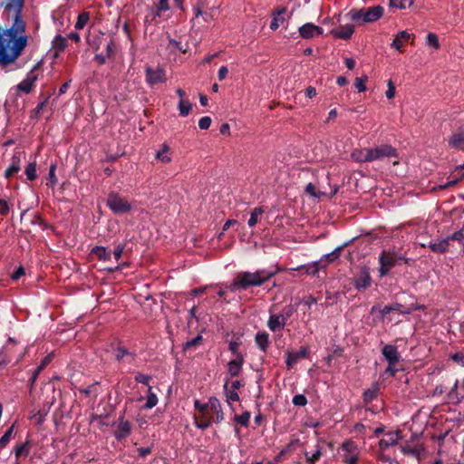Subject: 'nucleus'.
I'll use <instances>...</instances> for the list:
<instances>
[{
	"label": "nucleus",
	"instance_id": "603ef678",
	"mask_svg": "<svg viewBox=\"0 0 464 464\" xmlns=\"http://www.w3.org/2000/svg\"><path fill=\"white\" fill-rule=\"evenodd\" d=\"M367 81H368V77L366 75L355 79L354 85L359 92H362L366 90L365 83Z\"/></svg>",
	"mask_w": 464,
	"mask_h": 464
},
{
	"label": "nucleus",
	"instance_id": "1a4fd4ad",
	"mask_svg": "<svg viewBox=\"0 0 464 464\" xmlns=\"http://www.w3.org/2000/svg\"><path fill=\"white\" fill-rule=\"evenodd\" d=\"M145 76L146 82L150 85H154L166 82V72L161 67H157L155 69L150 66L147 67L145 69Z\"/></svg>",
	"mask_w": 464,
	"mask_h": 464
},
{
	"label": "nucleus",
	"instance_id": "4468645a",
	"mask_svg": "<svg viewBox=\"0 0 464 464\" xmlns=\"http://www.w3.org/2000/svg\"><path fill=\"white\" fill-rule=\"evenodd\" d=\"M371 276L369 268L363 266L361 268L359 275L354 279V286L356 289H365L371 285Z\"/></svg>",
	"mask_w": 464,
	"mask_h": 464
},
{
	"label": "nucleus",
	"instance_id": "6ab92c4d",
	"mask_svg": "<svg viewBox=\"0 0 464 464\" xmlns=\"http://www.w3.org/2000/svg\"><path fill=\"white\" fill-rule=\"evenodd\" d=\"M131 430V425L129 420H124L121 418L119 420V423L117 425V430L115 431V438L117 440H122L127 438Z\"/></svg>",
	"mask_w": 464,
	"mask_h": 464
},
{
	"label": "nucleus",
	"instance_id": "20e7f679",
	"mask_svg": "<svg viewBox=\"0 0 464 464\" xmlns=\"http://www.w3.org/2000/svg\"><path fill=\"white\" fill-rule=\"evenodd\" d=\"M106 204L116 215L125 214L131 209V204L114 192L109 194Z\"/></svg>",
	"mask_w": 464,
	"mask_h": 464
},
{
	"label": "nucleus",
	"instance_id": "2eb2a0df",
	"mask_svg": "<svg viewBox=\"0 0 464 464\" xmlns=\"http://www.w3.org/2000/svg\"><path fill=\"white\" fill-rule=\"evenodd\" d=\"M244 364V357L242 354L237 353V356L230 360L227 363V373L230 377L238 376L242 371Z\"/></svg>",
	"mask_w": 464,
	"mask_h": 464
},
{
	"label": "nucleus",
	"instance_id": "7ed1b4c3",
	"mask_svg": "<svg viewBox=\"0 0 464 464\" xmlns=\"http://www.w3.org/2000/svg\"><path fill=\"white\" fill-rule=\"evenodd\" d=\"M277 273V270L260 269L255 272L239 273L231 285L230 291L235 292L237 289H246L250 286H258L268 281Z\"/></svg>",
	"mask_w": 464,
	"mask_h": 464
},
{
	"label": "nucleus",
	"instance_id": "2f4dec72",
	"mask_svg": "<svg viewBox=\"0 0 464 464\" xmlns=\"http://www.w3.org/2000/svg\"><path fill=\"white\" fill-rule=\"evenodd\" d=\"M14 452L16 459L21 457H27L30 454V441L26 440L24 443L16 445Z\"/></svg>",
	"mask_w": 464,
	"mask_h": 464
},
{
	"label": "nucleus",
	"instance_id": "a19ab883",
	"mask_svg": "<svg viewBox=\"0 0 464 464\" xmlns=\"http://www.w3.org/2000/svg\"><path fill=\"white\" fill-rule=\"evenodd\" d=\"M300 442L298 439L292 440L278 454L276 459H281L285 455L290 453L295 449V446Z\"/></svg>",
	"mask_w": 464,
	"mask_h": 464
},
{
	"label": "nucleus",
	"instance_id": "de8ad7c7",
	"mask_svg": "<svg viewBox=\"0 0 464 464\" xmlns=\"http://www.w3.org/2000/svg\"><path fill=\"white\" fill-rule=\"evenodd\" d=\"M89 21V14L88 13H82L78 15L77 21L75 23V29L76 30H82L84 28V26L87 24Z\"/></svg>",
	"mask_w": 464,
	"mask_h": 464
},
{
	"label": "nucleus",
	"instance_id": "e2e57ef3",
	"mask_svg": "<svg viewBox=\"0 0 464 464\" xmlns=\"http://www.w3.org/2000/svg\"><path fill=\"white\" fill-rule=\"evenodd\" d=\"M202 341V336L201 335H198L196 336L195 338L188 341L185 344V348L186 349H188L190 347H193V346H196L198 345L200 342Z\"/></svg>",
	"mask_w": 464,
	"mask_h": 464
},
{
	"label": "nucleus",
	"instance_id": "393cba45",
	"mask_svg": "<svg viewBox=\"0 0 464 464\" xmlns=\"http://www.w3.org/2000/svg\"><path fill=\"white\" fill-rule=\"evenodd\" d=\"M450 246V238L445 237L437 242H430L429 247L434 253H445Z\"/></svg>",
	"mask_w": 464,
	"mask_h": 464
},
{
	"label": "nucleus",
	"instance_id": "f3484780",
	"mask_svg": "<svg viewBox=\"0 0 464 464\" xmlns=\"http://www.w3.org/2000/svg\"><path fill=\"white\" fill-rule=\"evenodd\" d=\"M308 352L307 347H301V349L295 353L287 352L285 360L287 368L291 369L301 358L306 357Z\"/></svg>",
	"mask_w": 464,
	"mask_h": 464
},
{
	"label": "nucleus",
	"instance_id": "3c124183",
	"mask_svg": "<svg viewBox=\"0 0 464 464\" xmlns=\"http://www.w3.org/2000/svg\"><path fill=\"white\" fill-rule=\"evenodd\" d=\"M447 237L450 238V241H458L459 244L464 246V224L459 230L454 232L452 235Z\"/></svg>",
	"mask_w": 464,
	"mask_h": 464
},
{
	"label": "nucleus",
	"instance_id": "8fccbe9b",
	"mask_svg": "<svg viewBox=\"0 0 464 464\" xmlns=\"http://www.w3.org/2000/svg\"><path fill=\"white\" fill-rule=\"evenodd\" d=\"M14 432V425L11 426L5 434L0 438V449H4L11 440Z\"/></svg>",
	"mask_w": 464,
	"mask_h": 464
},
{
	"label": "nucleus",
	"instance_id": "c9c22d12",
	"mask_svg": "<svg viewBox=\"0 0 464 464\" xmlns=\"http://www.w3.org/2000/svg\"><path fill=\"white\" fill-rule=\"evenodd\" d=\"M224 392L226 394L227 402L230 404L231 402L239 401V395L237 391L229 389L228 382L226 381L224 384Z\"/></svg>",
	"mask_w": 464,
	"mask_h": 464
},
{
	"label": "nucleus",
	"instance_id": "4c0bfd02",
	"mask_svg": "<svg viewBox=\"0 0 464 464\" xmlns=\"http://www.w3.org/2000/svg\"><path fill=\"white\" fill-rule=\"evenodd\" d=\"M53 47L56 50V52H62L65 49L67 45V38L63 37L61 34L55 35L53 40Z\"/></svg>",
	"mask_w": 464,
	"mask_h": 464
},
{
	"label": "nucleus",
	"instance_id": "09e8293b",
	"mask_svg": "<svg viewBox=\"0 0 464 464\" xmlns=\"http://www.w3.org/2000/svg\"><path fill=\"white\" fill-rule=\"evenodd\" d=\"M24 172H25L27 179L34 180L37 178L36 163L35 162L29 163L26 166Z\"/></svg>",
	"mask_w": 464,
	"mask_h": 464
},
{
	"label": "nucleus",
	"instance_id": "9d476101",
	"mask_svg": "<svg viewBox=\"0 0 464 464\" xmlns=\"http://www.w3.org/2000/svg\"><path fill=\"white\" fill-rule=\"evenodd\" d=\"M292 313L287 312L285 314H271L269 316L268 322H267V327L272 332H276L278 330L284 329L287 319L291 316Z\"/></svg>",
	"mask_w": 464,
	"mask_h": 464
},
{
	"label": "nucleus",
	"instance_id": "052dcab7",
	"mask_svg": "<svg viewBox=\"0 0 464 464\" xmlns=\"http://www.w3.org/2000/svg\"><path fill=\"white\" fill-rule=\"evenodd\" d=\"M150 377L146 375V374H143V373H137L136 376H135V380L136 382H140V383H142V384H145L147 386H150L149 385V382H150Z\"/></svg>",
	"mask_w": 464,
	"mask_h": 464
},
{
	"label": "nucleus",
	"instance_id": "ddd939ff",
	"mask_svg": "<svg viewBox=\"0 0 464 464\" xmlns=\"http://www.w3.org/2000/svg\"><path fill=\"white\" fill-rule=\"evenodd\" d=\"M37 78V73L35 72V69L34 68L26 74V77L17 85L18 91L23 92L24 93H29L32 91L33 86L36 82Z\"/></svg>",
	"mask_w": 464,
	"mask_h": 464
},
{
	"label": "nucleus",
	"instance_id": "69168bd1",
	"mask_svg": "<svg viewBox=\"0 0 464 464\" xmlns=\"http://www.w3.org/2000/svg\"><path fill=\"white\" fill-rule=\"evenodd\" d=\"M123 250H124V246H123V245H121V244H120V245H118V246L115 247V249H114V251H113L112 255H113V256H114V258H115L116 260H119V259L121 257L122 253H123Z\"/></svg>",
	"mask_w": 464,
	"mask_h": 464
},
{
	"label": "nucleus",
	"instance_id": "bb28decb",
	"mask_svg": "<svg viewBox=\"0 0 464 464\" xmlns=\"http://www.w3.org/2000/svg\"><path fill=\"white\" fill-rule=\"evenodd\" d=\"M410 38H411V34L408 32L400 31L396 34L394 40L392 41V46L394 49L401 51L404 43H406Z\"/></svg>",
	"mask_w": 464,
	"mask_h": 464
},
{
	"label": "nucleus",
	"instance_id": "39448f33",
	"mask_svg": "<svg viewBox=\"0 0 464 464\" xmlns=\"http://www.w3.org/2000/svg\"><path fill=\"white\" fill-rule=\"evenodd\" d=\"M379 274L381 277L387 276L397 265L396 252L394 250H383L379 255Z\"/></svg>",
	"mask_w": 464,
	"mask_h": 464
},
{
	"label": "nucleus",
	"instance_id": "a878e982",
	"mask_svg": "<svg viewBox=\"0 0 464 464\" xmlns=\"http://www.w3.org/2000/svg\"><path fill=\"white\" fill-rule=\"evenodd\" d=\"M351 157L356 162H370V150L356 149L352 152Z\"/></svg>",
	"mask_w": 464,
	"mask_h": 464
},
{
	"label": "nucleus",
	"instance_id": "423d86ee",
	"mask_svg": "<svg viewBox=\"0 0 464 464\" xmlns=\"http://www.w3.org/2000/svg\"><path fill=\"white\" fill-rule=\"evenodd\" d=\"M360 450L356 442L346 440L341 446L340 456L345 464H356L359 459Z\"/></svg>",
	"mask_w": 464,
	"mask_h": 464
},
{
	"label": "nucleus",
	"instance_id": "6e6552de",
	"mask_svg": "<svg viewBox=\"0 0 464 464\" xmlns=\"http://www.w3.org/2000/svg\"><path fill=\"white\" fill-rule=\"evenodd\" d=\"M25 159V153L22 150H15L10 160L9 167L5 171V177L9 179L19 172L21 163Z\"/></svg>",
	"mask_w": 464,
	"mask_h": 464
},
{
	"label": "nucleus",
	"instance_id": "5fc2aeb1",
	"mask_svg": "<svg viewBox=\"0 0 464 464\" xmlns=\"http://www.w3.org/2000/svg\"><path fill=\"white\" fill-rule=\"evenodd\" d=\"M126 356L131 357V353H130L128 350L123 347H118L116 349L115 357L118 361L123 360Z\"/></svg>",
	"mask_w": 464,
	"mask_h": 464
},
{
	"label": "nucleus",
	"instance_id": "a18cd8bd",
	"mask_svg": "<svg viewBox=\"0 0 464 464\" xmlns=\"http://www.w3.org/2000/svg\"><path fill=\"white\" fill-rule=\"evenodd\" d=\"M264 212L262 208H255L250 215V218L247 221V225L252 227L258 222L259 216Z\"/></svg>",
	"mask_w": 464,
	"mask_h": 464
},
{
	"label": "nucleus",
	"instance_id": "c03bdc74",
	"mask_svg": "<svg viewBox=\"0 0 464 464\" xmlns=\"http://www.w3.org/2000/svg\"><path fill=\"white\" fill-rule=\"evenodd\" d=\"M251 414L249 411H245L241 415H235L234 421L239 423L244 427H248Z\"/></svg>",
	"mask_w": 464,
	"mask_h": 464
},
{
	"label": "nucleus",
	"instance_id": "680f3d73",
	"mask_svg": "<svg viewBox=\"0 0 464 464\" xmlns=\"http://www.w3.org/2000/svg\"><path fill=\"white\" fill-rule=\"evenodd\" d=\"M114 47H115V44L113 43V41H110L107 43L106 46H105V55L108 57V58H111L113 56V53H114Z\"/></svg>",
	"mask_w": 464,
	"mask_h": 464
},
{
	"label": "nucleus",
	"instance_id": "0eeeda50",
	"mask_svg": "<svg viewBox=\"0 0 464 464\" xmlns=\"http://www.w3.org/2000/svg\"><path fill=\"white\" fill-rule=\"evenodd\" d=\"M370 150V162L396 156V150L390 145H381Z\"/></svg>",
	"mask_w": 464,
	"mask_h": 464
},
{
	"label": "nucleus",
	"instance_id": "c756f323",
	"mask_svg": "<svg viewBox=\"0 0 464 464\" xmlns=\"http://www.w3.org/2000/svg\"><path fill=\"white\" fill-rule=\"evenodd\" d=\"M380 392V386L378 383H373L369 389L363 392V401L366 403L372 402L377 398Z\"/></svg>",
	"mask_w": 464,
	"mask_h": 464
},
{
	"label": "nucleus",
	"instance_id": "72a5a7b5",
	"mask_svg": "<svg viewBox=\"0 0 464 464\" xmlns=\"http://www.w3.org/2000/svg\"><path fill=\"white\" fill-rule=\"evenodd\" d=\"M158 397L156 393L152 392V388L149 386L148 396L145 404L142 406L143 410H150L158 404Z\"/></svg>",
	"mask_w": 464,
	"mask_h": 464
},
{
	"label": "nucleus",
	"instance_id": "6e6d98bb",
	"mask_svg": "<svg viewBox=\"0 0 464 464\" xmlns=\"http://www.w3.org/2000/svg\"><path fill=\"white\" fill-rule=\"evenodd\" d=\"M450 358L454 362L464 367V353L463 352H458L456 353H453L452 355H450Z\"/></svg>",
	"mask_w": 464,
	"mask_h": 464
},
{
	"label": "nucleus",
	"instance_id": "f257e3e1",
	"mask_svg": "<svg viewBox=\"0 0 464 464\" xmlns=\"http://www.w3.org/2000/svg\"><path fill=\"white\" fill-rule=\"evenodd\" d=\"M24 0H8L6 9L13 10L14 16L10 28L0 33V63L6 65L16 60L27 44L24 34L25 23L22 18Z\"/></svg>",
	"mask_w": 464,
	"mask_h": 464
},
{
	"label": "nucleus",
	"instance_id": "f03ea898",
	"mask_svg": "<svg viewBox=\"0 0 464 464\" xmlns=\"http://www.w3.org/2000/svg\"><path fill=\"white\" fill-rule=\"evenodd\" d=\"M194 407L198 411V414L194 416V425L199 430H206L213 423L218 424L225 419L220 401L212 396L206 403H201L198 400H195Z\"/></svg>",
	"mask_w": 464,
	"mask_h": 464
},
{
	"label": "nucleus",
	"instance_id": "aec40b11",
	"mask_svg": "<svg viewBox=\"0 0 464 464\" xmlns=\"http://www.w3.org/2000/svg\"><path fill=\"white\" fill-rule=\"evenodd\" d=\"M364 18H366L367 23H373L382 16L383 8L380 5H375L364 8Z\"/></svg>",
	"mask_w": 464,
	"mask_h": 464
},
{
	"label": "nucleus",
	"instance_id": "13d9d810",
	"mask_svg": "<svg viewBox=\"0 0 464 464\" xmlns=\"http://www.w3.org/2000/svg\"><path fill=\"white\" fill-rule=\"evenodd\" d=\"M387 87H388V89L385 92V96L391 100V99L394 98L395 92H396L395 86L392 80L388 81Z\"/></svg>",
	"mask_w": 464,
	"mask_h": 464
},
{
	"label": "nucleus",
	"instance_id": "b1692460",
	"mask_svg": "<svg viewBox=\"0 0 464 464\" xmlns=\"http://www.w3.org/2000/svg\"><path fill=\"white\" fill-rule=\"evenodd\" d=\"M286 9L285 7H281L273 12L272 16L273 19L270 24V29L272 31H276L281 24H283L285 18L281 17L284 14H285Z\"/></svg>",
	"mask_w": 464,
	"mask_h": 464
},
{
	"label": "nucleus",
	"instance_id": "4be33fe9",
	"mask_svg": "<svg viewBox=\"0 0 464 464\" xmlns=\"http://www.w3.org/2000/svg\"><path fill=\"white\" fill-rule=\"evenodd\" d=\"M450 144L457 149L464 147V124L452 134Z\"/></svg>",
	"mask_w": 464,
	"mask_h": 464
},
{
	"label": "nucleus",
	"instance_id": "58836bf2",
	"mask_svg": "<svg viewBox=\"0 0 464 464\" xmlns=\"http://www.w3.org/2000/svg\"><path fill=\"white\" fill-rule=\"evenodd\" d=\"M178 109L179 111V115L182 117H186L189 114L192 109V104L188 100L180 99L178 105Z\"/></svg>",
	"mask_w": 464,
	"mask_h": 464
},
{
	"label": "nucleus",
	"instance_id": "0e129e2a",
	"mask_svg": "<svg viewBox=\"0 0 464 464\" xmlns=\"http://www.w3.org/2000/svg\"><path fill=\"white\" fill-rule=\"evenodd\" d=\"M305 191L314 198H319L320 194L316 193L315 187L312 183H308L305 187Z\"/></svg>",
	"mask_w": 464,
	"mask_h": 464
},
{
	"label": "nucleus",
	"instance_id": "9b49d317",
	"mask_svg": "<svg viewBox=\"0 0 464 464\" xmlns=\"http://www.w3.org/2000/svg\"><path fill=\"white\" fill-rule=\"evenodd\" d=\"M299 34L304 39H311L324 34L323 28L314 24L313 23H306L299 27Z\"/></svg>",
	"mask_w": 464,
	"mask_h": 464
},
{
	"label": "nucleus",
	"instance_id": "f704fd0d",
	"mask_svg": "<svg viewBox=\"0 0 464 464\" xmlns=\"http://www.w3.org/2000/svg\"><path fill=\"white\" fill-rule=\"evenodd\" d=\"M320 264L321 263L319 261H315L307 266H297L295 268H291V270L297 271V270H301V269H305L306 274L314 276L321 268Z\"/></svg>",
	"mask_w": 464,
	"mask_h": 464
},
{
	"label": "nucleus",
	"instance_id": "79ce46f5",
	"mask_svg": "<svg viewBox=\"0 0 464 464\" xmlns=\"http://www.w3.org/2000/svg\"><path fill=\"white\" fill-rule=\"evenodd\" d=\"M154 5L156 7V16H160L162 12L169 9V0H155Z\"/></svg>",
	"mask_w": 464,
	"mask_h": 464
},
{
	"label": "nucleus",
	"instance_id": "7c9ffc66",
	"mask_svg": "<svg viewBox=\"0 0 464 464\" xmlns=\"http://www.w3.org/2000/svg\"><path fill=\"white\" fill-rule=\"evenodd\" d=\"M92 254L96 256L100 260L108 261L111 259V253L106 247L98 246L92 248Z\"/></svg>",
	"mask_w": 464,
	"mask_h": 464
},
{
	"label": "nucleus",
	"instance_id": "37998d69",
	"mask_svg": "<svg viewBox=\"0 0 464 464\" xmlns=\"http://www.w3.org/2000/svg\"><path fill=\"white\" fill-rule=\"evenodd\" d=\"M414 0H390V6L399 9H405L413 5Z\"/></svg>",
	"mask_w": 464,
	"mask_h": 464
},
{
	"label": "nucleus",
	"instance_id": "4d7b16f0",
	"mask_svg": "<svg viewBox=\"0 0 464 464\" xmlns=\"http://www.w3.org/2000/svg\"><path fill=\"white\" fill-rule=\"evenodd\" d=\"M211 118L208 116H204L198 121V127L201 130H208L211 125Z\"/></svg>",
	"mask_w": 464,
	"mask_h": 464
},
{
	"label": "nucleus",
	"instance_id": "5701e85b",
	"mask_svg": "<svg viewBox=\"0 0 464 464\" xmlns=\"http://www.w3.org/2000/svg\"><path fill=\"white\" fill-rule=\"evenodd\" d=\"M156 159L161 163L168 164L171 161L170 148L168 144L163 143L160 150L156 152Z\"/></svg>",
	"mask_w": 464,
	"mask_h": 464
},
{
	"label": "nucleus",
	"instance_id": "e433bc0d",
	"mask_svg": "<svg viewBox=\"0 0 464 464\" xmlns=\"http://www.w3.org/2000/svg\"><path fill=\"white\" fill-rule=\"evenodd\" d=\"M304 455L308 464H314L322 456V449L319 444H316L314 452H305Z\"/></svg>",
	"mask_w": 464,
	"mask_h": 464
},
{
	"label": "nucleus",
	"instance_id": "412c9836",
	"mask_svg": "<svg viewBox=\"0 0 464 464\" xmlns=\"http://www.w3.org/2000/svg\"><path fill=\"white\" fill-rule=\"evenodd\" d=\"M365 12L364 8L353 9L346 14V17L354 22L355 24L362 25L366 24V18H364Z\"/></svg>",
	"mask_w": 464,
	"mask_h": 464
},
{
	"label": "nucleus",
	"instance_id": "774afa93",
	"mask_svg": "<svg viewBox=\"0 0 464 464\" xmlns=\"http://www.w3.org/2000/svg\"><path fill=\"white\" fill-rule=\"evenodd\" d=\"M9 212V205L5 199H0V214L6 215Z\"/></svg>",
	"mask_w": 464,
	"mask_h": 464
},
{
	"label": "nucleus",
	"instance_id": "f8f14e48",
	"mask_svg": "<svg viewBox=\"0 0 464 464\" xmlns=\"http://www.w3.org/2000/svg\"><path fill=\"white\" fill-rule=\"evenodd\" d=\"M354 33V26L352 24H341L338 28L330 30V34L338 39L347 40L352 37Z\"/></svg>",
	"mask_w": 464,
	"mask_h": 464
},
{
	"label": "nucleus",
	"instance_id": "338daca9",
	"mask_svg": "<svg viewBox=\"0 0 464 464\" xmlns=\"http://www.w3.org/2000/svg\"><path fill=\"white\" fill-rule=\"evenodd\" d=\"M397 363L388 362V367L385 369V373L390 376H394L398 369L396 368Z\"/></svg>",
	"mask_w": 464,
	"mask_h": 464
},
{
	"label": "nucleus",
	"instance_id": "864d4df0",
	"mask_svg": "<svg viewBox=\"0 0 464 464\" xmlns=\"http://www.w3.org/2000/svg\"><path fill=\"white\" fill-rule=\"evenodd\" d=\"M458 385H459V381L456 380L452 388L450 389V396L452 398V399H456L457 401H460L461 399L464 398V395L463 394H459L458 392Z\"/></svg>",
	"mask_w": 464,
	"mask_h": 464
},
{
	"label": "nucleus",
	"instance_id": "dca6fc26",
	"mask_svg": "<svg viewBox=\"0 0 464 464\" xmlns=\"http://www.w3.org/2000/svg\"><path fill=\"white\" fill-rule=\"evenodd\" d=\"M384 359L391 363H398L400 362V354L395 345L385 344L382 349Z\"/></svg>",
	"mask_w": 464,
	"mask_h": 464
},
{
	"label": "nucleus",
	"instance_id": "473e14b6",
	"mask_svg": "<svg viewBox=\"0 0 464 464\" xmlns=\"http://www.w3.org/2000/svg\"><path fill=\"white\" fill-rule=\"evenodd\" d=\"M256 343L263 352L266 351L269 345V334L266 332L257 333L256 335Z\"/></svg>",
	"mask_w": 464,
	"mask_h": 464
},
{
	"label": "nucleus",
	"instance_id": "ea45409f",
	"mask_svg": "<svg viewBox=\"0 0 464 464\" xmlns=\"http://www.w3.org/2000/svg\"><path fill=\"white\" fill-rule=\"evenodd\" d=\"M52 356L47 355L45 356L43 361L41 362L40 365L35 369L34 372L33 373L31 377V383L34 384L36 381L39 373L45 368V366L51 362Z\"/></svg>",
	"mask_w": 464,
	"mask_h": 464
},
{
	"label": "nucleus",
	"instance_id": "cd10ccee",
	"mask_svg": "<svg viewBox=\"0 0 464 464\" xmlns=\"http://www.w3.org/2000/svg\"><path fill=\"white\" fill-rule=\"evenodd\" d=\"M347 244H343V246H337L334 250H333L331 253L324 255L321 259L319 260L320 263H324L323 266H325L329 263L336 260L339 258L341 250L344 246Z\"/></svg>",
	"mask_w": 464,
	"mask_h": 464
},
{
	"label": "nucleus",
	"instance_id": "a211bd4d",
	"mask_svg": "<svg viewBox=\"0 0 464 464\" xmlns=\"http://www.w3.org/2000/svg\"><path fill=\"white\" fill-rule=\"evenodd\" d=\"M399 431H390L383 435V437L379 441V446L382 450H386L393 445H395L400 440Z\"/></svg>",
	"mask_w": 464,
	"mask_h": 464
},
{
	"label": "nucleus",
	"instance_id": "49530a36",
	"mask_svg": "<svg viewBox=\"0 0 464 464\" xmlns=\"http://www.w3.org/2000/svg\"><path fill=\"white\" fill-rule=\"evenodd\" d=\"M426 44L438 50L440 46L438 35L434 33H429L426 37Z\"/></svg>",
	"mask_w": 464,
	"mask_h": 464
},
{
	"label": "nucleus",
	"instance_id": "bf43d9fd",
	"mask_svg": "<svg viewBox=\"0 0 464 464\" xmlns=\"http://www.w3.org/2000/svg\"><path fill=\"white\" fill-rule=\"evenodd\" d=\"M293 403L295 406H304L307 403L306 397L303 394L295 395L293 398Z\"/></svg>",
	"mask_w": 464,
	"mask_h": 464
},
{
	"label": "nucleus",
	"instance_id": "c85d7f7f",
	"mask_svg": "<svg viewBox=\"0 0 464 464\" xmlns=\"http://www.w3.org/2000/svg\"><path fill=\"white\" fill-rule=\"evenodd\" d=\"M464 177V164L459 165L456 167L454 172L452 173V179L447 182L444 185H441V188H446L448 187L455 185L459 179Z\"/></svg>",
	"mask_w": 464,
	"mask_h": 464
}]
</instances>
